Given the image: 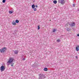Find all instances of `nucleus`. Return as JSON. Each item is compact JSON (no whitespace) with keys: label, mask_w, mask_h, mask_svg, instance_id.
Returning <instances> with one entry per match:
<instances>
[{"label":"nucleus","mask_w":79,"mask_h":79,"mask_svg":"<svg viewBox=\"0 0 79 79\" xmlns=\"http://www.w3.org/2000/svg\"><path fill=\"white\" fill-rule=\"evenodd\" d=\"M6 50V49L5 48H2L0 50V52H1V53H4V52H5Z\"/></svg>","instance_id":"20e7f679"},{"label":"nucleus","mask_w":79,"mask_h":79,"mask_svg":"<svg viewBox=\"0 0 79 79\" xmlns=\"http://www.w3.org/2000/svg\"><path fill=\"white\" fill-rule=\"evenodd\" d=\"M52 31H53V32H55V31H56V29H53Z\"/></svg>","instance_id":"dca6fc26"},{"label":"nucleus","mask_w":79,"mask_h":79,"mask_svg":"<svg viewBox=\"0 0 79 79\" xmlns=\"http://www.w3.org/2000/svg\"><path fill=\"white\" fill-rule=\"evenodd\" d=\"M35 7L36 8H38V6H37V5H35Z\"/></svg>","instance_id":"412c9836"},{"label":"nucleus","mask_w":79,"mask_h":79,"mask_svg":"<svg viewBox=\"0 0 79 79\" xmlns=\"http://www.w3.org/2000/svg\"><path fill=\"white\" fill-rule=\"evenodd\" d=\"M31 7L32 8L34 9L35 8V5L34 4H33L31 6Z\"/></svg>","instance_id":"f8f14e48"},{"label":"nucleus","mask_w":79,"mask_h":79,"mask_svg":"<svg viewBox=\"0 0 79 79\" xmlns=\"http://www.w3.org/2000/svg\"><path fill=\"white\" fill-rule=\"evenodd\" d=\"M13 58H10L9 61L7 62V63L9 64L13 62Z\"/></svg>","instance_id":"f03ea898"},{"label":"nucleus","mask_w":79,"mask_h":79,"mask_svg":"<svg viewBox=\"0 0 79 79\" xmlns=\"http://www.w3.org/2000/svg\"><path fill=\"white\" fill-rule=\"evenodd\" d=\"M69 25L71 27H73L75 26V23L73 22L71 24H69Z\"/></svg>","instance_id":"423d86ee"},{"label":"nucleus","mask_w":79,"mask_h":79,"mask_svg":"<svg viewBox=\"0 0 79 79\" xmlns=\"http://www.w3.org/2000/svg\"><path fill=\"white\" fill-rule=\"evenodd\" d=\"M13 66V64H11V66Z\"/></svg>","instance_id":"a878e982"},{"label":"nucleus","mask_w":79,"mask_h":79,"mask_svg":"<svg viewBox=\"0 0 79 79\" xmlns=\"http://www.w3.org/2000/svg\"><path fill=\"white\" fill-rule=\"evenodd\" d=\"M58 2L60 3H61L62 5L64 4V0H59Z\"/></svg>","instance_id":"7ed1b4c3"},{"label":"nucleus","mask_w":79,"mask_h":79,"mask_svg":"<svg viewBox=\"0 0 79 79\" xmlns=\"http://www.w3.org/2000/svg\"><path fill=\"white\" fill-rule=\"evenodd\" d=\"M53 2L55 4H56L57 3V1L56 0L54 1Z\"/></svg>","instance_id":"9b49d317"},{"label":"nucleus","mask_w":79,"mask_h":79,"mask_svg":"<svg viewBox=\"0 0 79 79\" xmlns=\"http://www.w3.org/2000/svg\"><path fill=\"white\" fill-rule=\"evenodd\" d=\"M0 70L2 71H4L5 70V66H2L1 67Z\"/></svg>","instance_id":"39448f33"},{"label":"nucleus","mask_w":79,"mask_h":79,"mask_svg":"<svg viewBox=\"0 0 79 79\" xmlns=\"http://www.w3.org/2000/svg\"><path fill=\"white\" fill-rule=\"evenodd\" d=\"M44 70L45 71H48V69H47V68H44Z\"/></svg>","instance_id":"1a4fd4ad"},{"label":"nucleus","mask_w":79,"mask_h":79,"mask_svg":"<svg viewBox=\"0 0 79 79\" xmlns=\"http://www.w3.org/2000/svg\"><path fill=\"white\" fill-rule=\"evenodd\" d=\"M76 58H77V56H76Z\"/></svg>","instance_id":"393cba45"},{"label":"nucleus","mask_w":79,"mask_h":79,"mask_svg":"<svg viewBox=\"0 0 79 79\" xmlns=\"http://www.w3.org/2000/svg\"><path fill=\"white\" fill-rule=\"evenodd\" d=\"M5 2H6V0H3L2 1L3 3H5Z\"/></svg>","instance_id":"6ab92c4d"},{"label":"nucleus","mask_w":79,"mask_h":79,"mask_svg":"<svg viewBox=\"0 0 79 79\" xmlns=\"http://www.w3.org/2000/svg\"><path fill=\"white\" fill-rule=\"evenodd\" d=\"M33 10L34 11H37V9H36V8H35Z\"/></svg>","instance_id":"f3484780"},{"label":"nucleus","mask_w":79,"mask_h":79,"mask_svg":"<svg viewBox=\"0 0 79 79\" xmlns=\"http://www.w3.org/2000/svg\"><path fill=\"white\" fill-rule=\"evenodd\" d=\"M77 36H78V37H79V34H77Z\"/></svg>","instance_id":"4be33fe9"},{"label":"nucleus","mask_w":79,"mask_h":79,"mask_svg":"<svg viewBox=\"0 0 79 79\" xmlns=\"http://www.w3.org/2000/svg\"><path fill=\"white\" fill-rule=\"evenodd\" d=\"M56 42H60V40H57L56 41Z\"/></svg>","instance_id":"a211bd4d"},{"label":"nucleus","mask_w":79,"mask_h":79,"mask_svg":"<svg viewBox=\"0 0 79 79\" xmlns=\"http://www.w3.org/2000/svg\"><path fill=\"white\" fill-rule=\"evenodd\" d=\"M12 24L13 25H16V22L15 21H13L12 22Z\"/></svg>","instance_id":"9d476101"},{"label":"nucleus","mask_w":79,"mask_h":79,"mask_svg":"<svg viewBox=\"0 0 79 79\" xmlns=\"http://www.w3.org/2000/svg\"><path fill=\"white\" fill-rule=\"evenodd\" d=\"M75 6V5H74V4H73V6L74 7V6Z\"/></svg>","instance_id":"5701e85b"},{"label":"nucleus","mask_w":79,"mask_h":79,"mask_svg":"<svg viewBox=\"0 0 79 79\" xmlns=\"http://www.w3.org/2000/svg\"><path fill=\"white\" fill-rule=\"evenodd\" d=\"M67 31H71V29H70V28H67Z\"/></svg>","instance_id":"4468645a"},{"label":"nucleus","mask_w":79,"mask_h":79,"mask_svg":"<svg viewBox=\"0 0 79 79\" xmlns=\"http://www.w3.org/2000/svg\"><path fill=\"white\" fill-rule=\"evenodd\" d=\"M23 60H25V58H23Z\"/></svg>","instance_id":"b1692460"},{"label":"nucleus","mask_w":79,"mask_h":79,"mask_svg":"<svg viewBox=\"0 0 79 79\" xmlns=\"http://www.w3.org/2000/svg\"><path fill=\"white\" fill-rule=\"evenodd\" d=\"M76 50L77 51H79V46L78 45L76 47Z\"/></svg>","instance_id":"0eeeda50"},{"label":"nucleus","mask_w":79,"mask_h":79,"mask_svg":"<svg viewBox=\"0 0 79 79\" xmlns=\"http://www.w3.org/2000/svg\"><path fill=\"white\" fill-rule=\"evenodd\" d=\"M39 29H40V26H38V30H39Z\"/></svg>","instance_id":"aec40b11"},{"label":"nucleus","mask_w":79,"mask_h":79,"mask_svg":"<svg viewBox=\"0 0 79 79\" xmlns=\"http://www.w3.org/2000/svg\"><path fill=\"white\" fill-rule=\"evenodd\" d=\"M14 54H18V51L15 50L14 51Z\"/></svg>","instance_id":"6e6552de"},{"label":"nucleus","mask_w":79,"mask_h":79,"mask_svg":"<svg viewBox=\"0 0 79 79\" xmlns=\"http://www.w3.org/2000/svg\"><path fill=\"white\" fill-rule=\"evenodd\" d=\"M15 23H19V20H16L15 21Z\"/></svg>","instance_id":"2eb2a0df"},{"label":"nucleus","mask_w":79,"mask_h":79,"mask_svg":"<svg viewBox=\"0 0 79 79\" xmlns=\"http://www.w3.org/2000/svg\"><path fill=\"white\" fill-rule=\"evenodd\" d=\"M9 13H10V14H12V13H13V10H12L11 11H9Z\"/></svg>","instance_id":"ddd939ff"},{"label":"nucleus","mask_w":79,"mask_h":79,"mask_svg":"<svg viewBox=\"0 0 79 79\" xmlns=\"http://www.w3.org/2000/svg\"><path fill=\"white\" fill-rule=\"evenodd\" d=\"M45 75L43 74H40L39 77V79H45Z\"/></svg>","instance_id":"f257e3e1"}]
</instances>
